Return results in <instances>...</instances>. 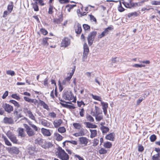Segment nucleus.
Masks as SVG:
<instances>
[{
    "label": "nucleus",
    "mask_w": 160,
    "mask_h": 160,
    "mask_svg": "<svg viewBox=\"0 0 160 160\" xmlns=\"http://www.w3.org/2000/svg\"><path fill=\"white\" fill-rule=\"evenodd\" d=\"M112 29V28L111 27H108L106 28L103 31L102 33H103L105 35H107L108 34V30H111Z\"/></svg>",
    "instance_id": "47"
},
{
    "label": "nucleus",
    "mask_w": 160,
    "mask_h": 160,
    "mask_svg": "<svg viewBox=\"0 0 160 160\" xmlns=\"http://www.w3.org/2000/svg\"><path fill=\"white\" fill-rule=\"evenodd\" d=\"M144 150V148L142 145H139L138 146V151L140 152H142Z\"/></svg>",
    "instance_id": "62"
},
{
    "label": "nucleus",
    "mask_w": 160,
    "mask_h": 160,
    "mask_svg": "<svg viewBox=\"0 0 160 160\" xmlns=\"http://www.w3.org/2000/svg\"><path fill=\"white\" fill-rule=\"evenodd\" d=\"M18 129V136L22 138H24L26 134L24 132V129L22 128H19Z\"/></svg>",
    "instance_id": "15"
},
{
    "label": "nucleus",
    "mask_w": 160,
    "mask_h": 160,
    "mask_svg": "<svg viewBox=\"0 0 160 160\" xmlns=\"http://www.w3.org/2000/svg\"><path fill=\"white\" fill-rule=\"evenodd\" d=\"M11 97L12 98L17 99V100H19L20 99L19 96L17 95L16 94H13L12 95Z\"/></svg>",
    "instance_id": "55"
},
{
    "label": "nucleus",
    "mask_w": 160,
    "mask_h": 160,
    "mask_svg": "<svg viewBox=\"0 0 160 160\" xmlns=\"http://www.w3.org/2000/svg\"><path fill=\"white\" fill-rule=\"evenodd\" d=\"M59 2L61 4L66 3L69 2V0H59Z\"/></svg>",
    "instance_id": "63"
},
{
    "label": "nucleus",
    "mask_w": 160,
    "mask_h": 160,
    "mask_svg": "<svg viewBox=\"0 0 160 160\" xmlns=\"http://www.w3.org/2000/svg\"><path fill=\"white\" fill-rule=\"evenodd\" d=\"M55 9L53 6H52L51 4H50L49 5V8L48 11V13L49 14L52 15L53 13V9Z\"/></svg>",
    "instance_id": "36"
},
{
    "label": "nucleus",
    "mask_w": 160,
    "mask_h": 160,
    "mask_svg": "<svg viewBox=\"0 0 160 160\" xmlns=\"http://www.w3.org/2000/svg\"><path fill=\"white\" fill-rule=\"evenodd\" d=\"M13 3L12 2H11L10 4L8 6L7 9L9 12H11L13 8Z\"/></svg>",
    "instance_id": "25"
},
{
    "label": "nucleus",
    "mask_w": 160,
    "mask_h": 160,
    "mask_svg": "<svg viewBox=\"0 0 160 160\" xmlns=\"http://www.w3.org/2000/svg\"><path fill=\"white\" fill-rule=\"evenodd\" d=\"M49 38L47 37L43 38L42 40V44L44 46H48V40Z\"/></svg>",
    "instance_id": "22"
},
{
    "label": "nucleus",
    "mask_w": 160,
    "mask_h": 160,
    "mask_svg": "<svg viewBox=\"0 0 160 160\" xmlns=\"http://www.w3.org/2000/svg\"><path fill=\"white\" fill-rule=\"evenodd\" d=\"M38 3L36 2L32 3V7L33 8L34 10L35 11H38L39 10V8L38 5Z\"/></svg>",
    "instance_id": "33"
},
{
    "label": "nucleus",
    "mask_w": 160,
    "mask_h": 160,
    "mask_svg": "<svg viewBox=\"0 0 160 160\" xmlns=\"http://www.w3.org/2000/svg\"><path fill=\"white\" fill-rule=\"evenodd\" d=\"M73 125L75 128L79 129L81 127V125L78 123H73Z\"/></svg>",
    "instance_id": "53"
},
{
    "label": "nucleus",
    "mask_w": 160,
    "mask_h": 160,
    "mask_svg": "<svg viewBox=\"0 0 160 160\" xmlns=\"http://www.w3.org/2000/svg\"><path fill=\"white\" fill-rule=\"evenodd\" d=\"M63 97L66 100L70 101L73 98L72 93L70 91H66L63 94Z\"/></svg>",
    "instance_id": "4"
},
{
    "label": "nucleus",
    "mask_w": 160,
    "mask_h": 160,
    "mask_svg": "<svg viewBox=\"0 0 160 160\" xmlns=\"http://www.w3.org/2000/svg\"><path fill=\"white\" fill-rule=\"evenodd\" d=\"M36 146L34 145L31 146L28 148V153L31 155H34L35 152H37V150H36Z\"/></svg>",
    "instance_id": "7"
},
{
    "label": "nucleus",
    "mask_w": 160,
    "mask_h": 160,
    "mask_svg": "<svg viewBox=\"0 0 160 160\" xmlns=\"http://www.w3.org/2000/svg\"><path fill=\"white\" fill-rule=\"evenodd\" d=\"M2 107L4 109V111L9 113H10L13 110V107L7 103H3Z\"/></svg>",
    "instance_id": "5"
},
{
    "label": "nucleus",
    "mask_w": 160,
    "mask_h": 160,
    "mask_svg": "<svg viewBox=\"0 0 160 160\" xmlns=\"http://www.w3.org/2000/svg\"><path fill=\"white\" fill-rule=\"evenodd\" d=\"M40 31L41 33L44 35H46L48 33V31L44 28H41L40 29Z\"/></svg>",
    "instance_id": "56"
},
{
    "label": "nucleus",
    "mask_w": 160,
    "mask_h": 160,
    "mask_svg": "<svg viewBox=\"0 0 160 160\" xmlns=\"http://www.w3.org/2000/svg\"><path fill=\"white\" fill-rule=\"evenodd\" d=\"M112 29V28L111 27H108L106 28L103 31L102 33H103L105 35H107L108 34V30H111Z\"/></svg>",
    "instance_id": "48"
},
{
    "label": "nucleus",
    "mask_w": 160,
    "mask_h": 160,
    "mask_svg": "<svg viewBox=\"0 0 160 160\" xmlns=\"http://www.w3.org/2000/svg\"><path fill=\"white\" fill-rule=\"evenodd\" d=\"M84 110L83 108H82L79 112L80 116L81 117H83L84 115Z\"/></svg>",
    "instance_id": "64"
},
{
    "label": "nucleus",
    "mask_w": 160,
    "mask_h": 160,
    "mask_svg": "<svg viewBox=\"0 0 160 160\" xmlns=\"http://www.w3.org/2000/svg\"><path fill=\"white\" fill-rule=\"evenodd\" d=\"M122 3L124 5V6L127 8H131V7L130 5L129 4L130 3L129 2H122Z\"/></svg>",
    "instance_id": "54"
},
{
    "label": "nucleus",
    "mask_w": 160,
    "mask_h": 160,
    "mask_svg": "<svg viewBox=\"0 0 160 160\" xmlns=\"http://www.w3.org/2000/svg\"><path fill=\"white\" fill-rule=\"evenodd\" d=\"M41 132L44 136H49L51 135V133L49 130L42 128L41 129Z\"/></svg>",
    "instance_id": "14"
},
{
    "label": "nucleus",
    "mask_w": 160,
    "mask_h": 160,
    "mask_svg": "<svg viewBox=\"0 0 160 160\" xmlns=\"http://www.w3.org/2000/svg\"><path fill=\"white\" fill-rule=\"evenodd\" d=\"M73 75V73H70L69 76L66 78L65 79L67 82H68L70 81L71 78Z\"/></svg>",
    "instance_id": "57"
},
{
    "label": "nucleus",
    "mask_w": 160,
    "mask_h": 160,
    "mask_svg": "<svg viewBox=\"0 0 160 160\" xmlns=\"http://www.w3.org/2000/svg\"><path fill=\"white\" fill-rule=\"evenodd\" d=\"M90 132H91V134L90 136L91 138H93L97 135V131L96 130L90 129Z\"/></svg>",
    "instance_id": "26"
},
{
    "label": "nucleus",
    "mask_w": 160,
    "mask_h": 160,
    "mask_svg": "<svg viewBox=\"0 0 160 160\" xmlns=\"http://www.w3.org/2000/svg\"><path fill=\"white\" fill-rule=\"evenodd\" d=\"M63 17L62 15L59 16L58 18L55 19L53 22L57 24H59L63 20Z\"/></svg>",
    "instance_id": "21"
},
{
    "label": "nucleus",
    "mask_w": 160,
    "mask_h": 160,
    "mask_svg": "<svg viewBox=\"0 0 160 160\" xmlns=\"http://www.w3.org/2000/svg\"><path fill=\"white\" fill-rule=\"evenodd\" d=\"M70 40L68 38L65 37L62 40L61 46L62 47H66L69 45Z\"/></svg>",
    "instance_id": "6"
},
{
    "label": "nucleus",
    "mask_w": 160,
    "mask_h": 160,
    "mask_svg": "<svg viewBox=\"0 0 160 160\" xmlns=\"http://www.w3.org/2000/svg\"><path fill=\"white\" fill-rule=\"evenodd\" d=\"M3 122L5 124H12L13 123V119L11 118L5 117L3 120Z\"/></svg>",
    "instance_id": "11"
},
{
    "label": "nucleus",
    "mask_w": 160,
    "mask_h": 160,
    "mask_svg": "<svg viewBox=\"0 0 160 160\" xmlns=\"http://www.w3.org/2000/svg\"><path fill=\"white\" fill-rule=\"evenodd\" d=\"M27 114L28 115V116L31 119L33 120H36L34 116L30 111H27Z\"/></svg>",
    "instance_id": "24"
},
{
    "label": "nucleus",
    "mask_w": 160,
    "mask_h": 160,
    "mask_svg": "<svg viewBox=\"0 0 160 160\" xmlns=\"http://www.w3.org/2000/svg\"><path fill=\"white\" fill-rule=\"evenodd\" d=\"M99 114L94 115L93 114V116H95V118L97 121H99L103 119L102 116H99Z\"/></svg>",
    "instance_id": "39"
},
{
    "label": "nucleus",
    "mask_w": 160,
    "mask_h": 160,
    "mask_svg": "<svg viewBox=\"0 0 160 160\" xmlns=\"http://www.w3.org/2000/svg\"><path fill=\"white\" fill-rule=\"evenodd\" d=\"M101 104L102 106V109L103 110H107L108 105L107 103L101 102Z\"/></svg>",
    "instance_id": "35"
},
{
    "label": "nucleus",
    "mask_w": 160,
    "mask_h": 160,
    "mask_svg": "<svg viewBox=\"0 0 160 160\" xmlns=\"http://www.w3.org/2000/svg\"><path fill=\"white\" fill-rule=\"evenodd\" d=\"M40 122L41 124L44 126L48 127L49 126V122L45 119H42L40 120Z\"/></svg>",
    "instance_id": "18"
},
{
    "label": "nucleus",
    "mask_w": 160,
    "mask_h": 160,
    "mask_svg": "<svg viewBox=\"0 0 160 160\" xmlns=\"http://www.w3.org/2000/svg\"><path fill=\"white\" fill-rule=\"evenodd\" d=\"M157 139L156 136L154 135L153 134L150 137V141L152 142H153L155 141Z\"/></svg>",
    "instance_id": "44"
},
{
    "label": "nucleus",
    "mask_w": 160,
    "mask_h": 160,
    "mask_svg": "<svg viewBox=\"0 0 160 160\" xmlns=\"http://www.w3.org/2000/svg\"><path fill=\"white\" fill-rule=\"evenodd\" d=\"M92 98L94 99L101 101V102H102L101 100L102 98L98 96L94 95L92 94Z\"/></svg>",
    "instance_id": "40"
},
{
    "label": "nucleus",
    "mask_w": 160,
    "mask_h": 160,
    "mask_svg": "<svg viewBox=\"0 0 160 160\" xmlns=\"http://www.w3.org/2000/svg\"><path fill=\"white\" fill-rule=\"evenodd\" d=\"M96 34L97 32L94 31L91 32L88 35L87 38L88 44L89 46H91L92 44Z\"/></svg>",
    "instance_id": "2"
},
{
    "label": "nucleus",
    "mask_w": 160,
    "mask_h": 160,
    "mask_svg": "<svg viewBox=\"0 0 160 160\" xmlns=\"http://www.w3.org/2000/svg\"><path fill=\"white\" fill-rule=\"evenodd\" d=\"M54 136L56 137V139L58 141H60L62 139V136L57 132L54 133Z\"/></svg>",
    "instance_id": "29"
},
{
    "label": "nucleus",
    "mask_w": 160,
    "mask_h": 160,
    "mask_svg": "<svg viewBox=\"0 0 160 160\" xmlns=\"http://www.w3.org/2000/svg\"><path fill=\"white\" fill-rule=\"evenodd\" d=\"M88 139L86 137H81L79 138V141L80 142V144H84V146L87 145L88 142Z\"/></svg>",
    "instance_id": "12"
},
{
    "label": "nucleus",
    "mask_w": 160,
    "mask_h": 160,
    "mask_svg": "<svg viewBox=\"0 0 160 160\" xmlns=\"http://www.w3.org/2000/svg\"><path fill=\"white\" fill-rule=\"evenodd\" d=\"M118 11L120 12H122L125 10V9L122 7L121 2L120 1L119 2V5L118 7Z\"/></svg>",
    "instance_id": "41"
},
{
    "label": "nucleus",
    "mask_w": 160,
    "mask_h": 160,
    "mask_svg": "<svg viewBox=\"0 0 160 160\" xmlns=\"http://www.w3.org/2000/svg\"><path fill=\"white\" fill-rule=\"evenodd\" d=\"M44 140L42 138H38L35 140V143L36 144L42 145H43L42 144L44 142Z\"/></svg>",
    "instance_id": "19"
},
{
    "label": "nucleus",
    "mask_w": 160,
    "mask_h": 160,
    "mask_svg": "<svg viewBox=\"0 0 160 160\" xmlns=\"http://www.w3.org/2000/svg\"><path fill=\"white\" fill-rule=\"evenodd\" d=\"M52 146V144L51 142H47L45 141H44L43 144L42 145V147L45 149L51 148Z\"/></svg>",
    "instance_id": "13"
},
{
    "label": "nucleus",
    "mask_w": 160,
    "mask_h": 160,
    "mask_svg": "<svg viewBox=\"0 0 160 160\" xmlns=\"http://www.w3.org/2000/svg\"><path fill=\"white\" fill-rule=\"evenodd\" d=\"M62 123V121L61 119H59L55 120L53 122V124L54 127L56 128H57Z\"/></svg>",
    "instance_id": "16"
},
{
    "label": "nucleus",
    "mask_w": 160,
    "mask_h": 160,
    "mask_svg": "<svg viewBox=\"0 0 160 160\" xmlns=\"http://www.w3.org/2000/svg\"><path fill=\"white\" fill-rule=\"evenodd\" d=\"M101 129L103 133H106L109 131V128L107 127L102 126L101 127Z\"/></svg>",
    "instance_id": "23"
},
{
    "label": "nucleus",
    "mask_w": 160,
    "mask_h": 160,
    "mask_svg": "<svg viewBox=\"0 0 160 160\" xmlns=\"http://www.w3.org/2000/svg\"><path fill=\"white\" fill-rule=\"evenodd\" d=\"M66 129L63 127L59 128L58 129V131L60 133H63L66 132Z\"/></svg>",
    "instance_id": "43"
},
{
    "label": "nucleus",
    "mask_w": 160,
    "mask_h": 160,
    "mask_svg": "<svg viewBox=\"0 0 160 160\" xmlns=\"http://www.w3.org/2000/svg\"><path fill=\"white\" fill-rule=\"evenodd\" d=\"M93 141V146H96L98 144L99 142V140L98 139L94 138V139Z\"/></svg>",
    "instance_id": "45"
},
{
    "label": "nucleus",
    "mask_w": 160,
    "mask_h": 160,
    "mask_svg": "<svg viewBox=\"0 0 160 160\" xmlns=\"http://www.w3.org/2000/svg\"><path fill=\"white\" fill-rule=\"evenodd\" d=\"M24 126L26 128V132L28 136L32 137L35 135V133L34 131L27 124H24Z\"/></svg>",
    "instance_id": "3"
},
{
    "label": "nucleus",
    "mask_w": 160,
    "mask_h": 160,
    "mask_svg": "<svg viewBox=\"0 0 160 160\" xmlns=\"http://www.w3.org/2000/svg\"><path fill=\"white\" fill-rule=\"evenodd\" d=\"M144 98H143L142 97L139 98L137 101V105H139L142 101L144 99Z\"/></svg>",
    "instance_id": "59"
},
{
    "label": "nucleus",
    "mask_w": 160,
    "mask_h": 160,
    "mask_svg": "<svg viewBox=\"0 0 160 160\" xmlns=\"http://www.w3.org/2000/svg\"><path fill=\"white\" fill-rule=\"evenodd\" d=\"M112 29V28L111 27H108L106 28L103 31L102 33H103L105 35H107L108 34V30H111Z\"/></svg>",
    "instance_id": "50"
},
{
    "label": "nucleus",
    "mask_w": 160,
    "mask_h": 160,
    "mask_svg": "<svg viewBox=\"0 0 160 160\" xmlns=\"http://www.w3.org/2000/svg\"><path fill=\"white\" fill-rule=\"evenodd\" d=\"M145 66V65L142 64H135L133 65V67L135 68H138L140 67L141 68L142 67H144Z\"/></svg>",
    "instance_id": "61"
},
{
    "label": "nucleus",
    "mask_w": 160,
    "mask_h": 160,
    "mask_svg": "<svg viewBox=\"0 0 160 160\" xmlns=\"http://www.w3.org/2000/svg\"><path fill=\"white\" fill-rule=\"evenodd\" d=\"M74 28L76 33L77 34H80L82 31L81 25L78 23L75 26Z\"/></svg>",
    "instance_id": "10"
},
{
    "label": "nucleus",
    "mask_w": 160,
    "mask_h": 160,
    "mask_svg": "<svg viewBox=\"0 0 160 160\" xmlns=\"http://www.w3.org/2000/svg\"><path fill=\"white\" fill-rule=\"evenodd\" d=\"M83 49V52L88 53L89 52V48L88 45H87V44L86 43H85L84 44Z\"/></svg>",
    "instance_id": "34"
},
{
    "label": "nucleus",
    "mask_w": 160,
    "mask_h": 160,
    "mask_svg": "<svg viewBox=\"0 0 160 160\" xmlns=\"http://www.w3.org/2000/svg\"><path fill=\"white\" fill-rule=\"evenodd\" d=\"M34 2H36L37 3L39 4L42 6H43L44 5V3H43L42 0H33Z\"/></svg>",
    "instance_id": "52"
},
{
    "label": "nucleus",
    "mask_w": 160,
    "mask_h": 160,
    "mask_svg": "<svg viewBox=\"0 0 160 160\" xmlns=\"http://www.w3.org/2000/svg\"><path fill=\"white\" fill-rule=\"evenodd\" d=\"M76 6V5L75 4L74 5H70L68 4L67 5L65 8H68V12H70L71 10L74 7H75Z\"/></svg>",
    "instance_id": "31"
},
{
    "label": "nucleus",
    "mask_w": 160,
    "mask_h": 160,
    "mask_svg": "<svg viewBox=\"0 0 160 160\" xmlns=\"http://www.w3.org/2000/svg\"><path fill=\"white\" fill-rule=\"evenodd\" d=\"M9 102L14 104V106L17 107V108H18L20 107V105L18 103L14 100H11L9 101Z\"/></svg>",
    "instance_id": "27"
},
{
    "label": "nucleus",
    "mask_w": 160,
    "mask_h": 160,
    "mask_svg": "<svg viewBox=\"0 0 160 160\" xmlns=\"http://www.w3.org/2000/svg\"><path fill=\"white\" fill-rule=\"evenodd\" d=\"M58 157L62 160H68L69 155L61 147L58 149Z\"/></svg>",
    "instance_id": "1"
},
{
    "label": "nucleus",
    "mask_w": 160,
    "mask_h": 160,
    "mask_svg": "<svg viewBox=\"0 0 160 160\" xmlns=\"http://www.w3.org/2000/svg\"><path fill=\"white\" fill-rule=\"evenodd\" d=\"M115 134L114 133H111L107 135L106 137V138L112 141H114V139Z\"/></svg>",
    "instance_id": "17"
},
{
    "label": "nucleus",
    "mask_w": 160,
    "mask_h": 160,
    "mask_svg": "<svg viewBox=\"0 0 160 160\" xmlns=\"http://www.w3.org/2000/svg\"><path fill=\"white\" fill-rule=\"evenodd\" d=\"M99 152L101 154H105L107 152V151L103 148H102L99 151Z\"/></svg>",
    "instance_id": "46"
},
{
    "label": "nucleus",
    "mask_w": 160,
    "mask_h": 160,
    "mask_svg": "<svg viewBox=\"0 0 160 160\" xmlns=\"http://www.w3.org/2000/svg\"><path fill=\"white\" fill-rule=\"evenodd\" d=\"M9 152L10 153L13 154H18L19 152L18 148L16 147H13L9 149Z\"/></svg>",
    "instance_id": "9"
},
{
    "label": "nucleus",
    "mask_w": 160,
    "mask_h": 160,
    "mask_svg": "<svg viewBox=\"0 0 160 160\" xmlns=\"http://www.w3.org/2000/svg\"><path fill=\"white\" fill-rule=\"evenodd\" d=\"M7 136L12 142L14 143H17L18 140L14 135L9 134L8 133Z\"/></svg>",
    "instance_id": "8"
},
{
    "label": "nucleus",
    "mask_w": 160,
    "mask_h": 160,
    "mask_svg": "<svg viewBox=\"0 0 160 160\" xmlns=\"http://www.w3.org/2000/svg\"><path fill=\"white\" fill-rule=\"evenodd\" d=\"M87 118L88 120L91 122H93L94 121L93 118L90 115L87 116Z\"/></svg>",
    "instance_id": "58"
},
{
    "label": "nucleus",
    "mask_w": 160,
    "mask_h": 160,
    "mask_svg": "<svg viewBox=\"0 0 160 160\" xmlns=\"http://www.w3.org/2000/svg\"><path fill=\"white\" fill-rule=\"evenodd\" d=\"M112 29V28L111 27H108L106 28L103 31L102 33H103L105 35H107L108 34V30H111Z\"/></svg>",
    "instance_id": "49"
},
{
    "label": "nucleus",
    "mask_w": 160,
    "mask_h": 160,
    "mask_svg": "<svg viewBox=\"0 0 160 160\" xmlns=\"http://www.w3.org/2000/svg\"><path fill=\"white\" fill-rule=\"evenodd\" d=\"M61 104L63 107L69 108L71 109H74L75 108V107L72 105L64 104L60 103Z\"/></svg>",
    "instance_id": "20"
},
{
    "label": "nucleus",
    "mask_w": 160,
    "mask_h": 160,
    "mask_svg": "<svg viewBox=\"0 0 160 160\" xmlns=\"http://www.w3.org/2000/svg\"><path fill=\"white\" fill-rule=\"evenodd\" d=\"M6 73L8 75H10L12 76H14L15 75V73L13 71L11 70H8L6 71Z\"/></svg>",
    "instance_id": "42"
},
{
    "label": "nucleus",
    "mask_w": 160,
    "mask_h": 160,
    "mask_svg": "<svg viewBox=\"0 0 160 160\" xmlns=\"http://www.w3.org/2000/svg\"><path fill=\"white\" fill-rule=\"evenodd\" d=\"M95 113L94 115L99 114L102 113V111L98 107L95 106Z\"/></svg>",
    "instance_id": "30"
},
{
    "label": "nucleus",
    "mask_w": 160,
    "mask_h": 160,
    "mask_svg": "<svg viewBox=\"0 0 160 160\" xmlns=\"http://www.w3.org/2000/svg\"><path fill=\"white\" fill-rule=\"evenodd\" d=\"M83 27L84 30L85 31H90V27L87 24H84L83 25Z\"/></svg>",
    "instance_id": "51"
},
{
    "label": "nucleus",
    "mask_w": 160,
    "mask_h": 160,
    "mask_svg": "<svg viewBox=\"0 0 160 160\" xmlns=\"http://www.w3.org/2000/svg\"><path fill=\"white\" fill-rule=\"evenodd\" d=\"M103 146L106 148H109L111 147L112 144L110 142H108L104 143Z\"/></svg>",
    "instance_id": "38"
},
{
    "label": "nucleus",
    "mask_w": 160,
    "mask_h": 160,
    "mask_svg": "<svg viewBox=\"0 0 160 160\" xmlns=\"http://www.w3.org/2000/svg\"><path fill=\"white\" fill-rule=\"evenodd\" d=\"M3 138L6 144L8 146H12V144L5 136L3 137Z\"/></svg>",
    "instance_id": "37"
},
{
    "label": "nucleus",
    "mask_w": 160,
    "mask_h": 160,
    "mask_svg": "<svg viewBox=\"0 0 160 160\" xmlns=\"http://www.w3.org/2000/svg\"><path fill=\"white\" fill-rule=\"evenodd\" d=\"M30 125L35 131L37 132L38 131V128L37 127L33 124H30Z\"/></svg>",
    "instance_id": "60"
},
{
    "label": "nucleus",
    "mask_w": 160,
    "mask_h": 160,
    "mask_svg": "<svg viewBox=\"0 0 160 160\" xmlns=\"http://www.w3.org/2000/svg\"><path fill=\"white\" fill-rule=\"evenodd\" d=\"M160 153H158L157 154L152 156V160H160Z\"/></svg>",
    "instance_id": "32"
},
{
    "label": "nucleus",
    "mask_w": 160,
    "mask_h": 160,
    "mask_svg": "<svg viewBox=\"0 0 160 160\" xmlns=\"http://www.w3.org/2000/svg\"><path fill=\"white\" fill-rule=\"evenodd\" d=\"M87 127L89 128H96L97 126L95 125H93L89 122H86L85 123Z\"/></svg>",
    "instance_id": "28"
}]
</instances>
